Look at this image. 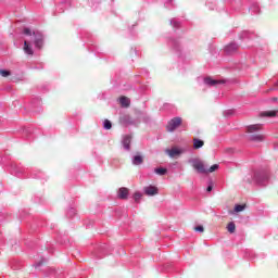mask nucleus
Listing matches in <instances>:
<instances>
[{
    "instance_id": "nucleus-1",
    "label": "nucleus",
    "mask_w": 278,
    "mask_h": 278,
    "mask_svg": "<svg viewBox=\"0 0 278 278\" xmlns=\"http://www.w3.org/2000/svg\"><path fill=\"white\" fill-rule=\"evenodd\" d=\"M11 175H14L15 177H20V179H45L47 180V175H45L40 169H33L29 170V168H25L21 164L12 163L11 164Z\"/></svg>"
},
{
    "instance_id": "nucleus-2",
    "label": "nucleus",
    "mask_w": 278,
    "mask_h": 278,
    "mask_svg": "<svg viewBox=\"0 0 278 278\" xmlns=\"http://www.w3.org/2000/svg\"><path fill=\"white\" fill-rule=\"evenodd\" d=\"M244 179L248 184H254L255 186H268V181H270V169L268 167H261L248 174Z\"/></svg>"
},
{
    "instance_id": "nucleus-3",
    "label": "nucleus",
    "mask_w": 278,
    "mask_h": 278,
    "mask_svg": "<svg viewBox=\"0 0 278 278\" xmlns=\"http://www.w3.org/2000/svg\"><path fill=\"white\" fill-rule=\"evenodd\" d=\"M262 131V124H254L247 127V140L250 142H264V135L258 134Z\"/></svg>"
},
{
    "instance_id": "nucleus-4",
    "label": "nucleus",
    "mask_w": 278,
    "mask_h": 278,
    "mask_svg": "<svg viewBox=\"0 0 278 278\" xmlns=\"http://www.w3.org/2000/svg\"><path fill=\"white\" fill-rule=\"evenodd\" d=\"M113 248L110 247L108 243H103L94 248L92 252L93 260H103L108 255V253H112Z\"/></svg>"
},
{
    "instance_id": "nucleus-5",
    "label": "nucleus",
    "mask_w": 278,
    "mask_h": 278,
    "mask_svg": "<svg viewBox=\"0 0 278 278\" xmlns=\"http://www.w3.org/2000/svg\"><path fill=\"white\" fill-rule=\"evenodd\" d=\"M191 162L193 164V168H195V170H198V173H201L202 175H205L207 173H215V170H218V168H220V165L214 164L207 169L205 168V165L198 160H192Z\"/></svg>"
},
{
    "instance_id": "nucleus-6",
    "label": "nucleus",
    "mask_w": 278,
    "mask_h": 278,
    "mask_svg": "<svg viewBox=\"0 0 278 278\" xmlns=\"http://www.w3.org/2000/svg\"><path fill=\"white\" fill-rule=\"evenodd\" d=\"M26 112H33V114H40V110H42V100L40 98H34L28 108H24Z\"/></svg>"
},
{
    "instance_id": "nucleus-7",
    "label": "nucleus",
    "mask_w": 278,
    "mask_h": 278,
    "mask_svg": "<svg viewBox=\"0 0 278 278\" xmlns=\"http://www.w3.org/2000/svg\"><path fill=\"white\" fill-rule=\"evenodd\" d=\"M31 40L34 42L35 49H40L42 45H45V35L38 30L33 31Z\"/></svg>"
},
{
    "instance_id": "nucleus-8",
    "label": "nucleus",
    "mask_w": 278,
    "mask_h": 278,
    "mask_svg": "<svg viewBox=\"0 0 278 278\" xmlns=\"http://www.w3.org/2000/svg\"><path fill=\"white\" fill-rule=\"evenodd\" d=\"M168 47H170V49L178 55V58H181V42L179 39L169 38Z\"/></svg>"
},
{
    "instance_id": "nucleus-9",
    "label": "nucleus",
    "mask_w": 278,
    "mask_h": 278,
    "mask_svg": "<svg viewBox=\"0 0 278 278\" xmlns=\"http://www.w3.org/2000/svg\"><path fill=\"white\" fill-rule=\"evenodd\" d=\"M203 79V84L205 86H208L210 88L214 87V86H220V84H225L226 80L225 79H214L212 78V76H206Z\"/></svg>"
},
{
    "instance_id": "nucleus-10",
    "label": "nucleus",
    "mask_w": 278,
    "mask_h": 278,
    "mask_svg": "<svg viewBox=\"0 0 278 278\" xmlns=\"http://www.w3.org/2000/svg\"><path fill=\"white\" fill-rule=\"evenodd\" d=\"M181 126V117H173L166 125V130L169 132L175 131L177 127Z\"/></svg>"
},
{
    "instance_id": "nucleus-11",
    "label": "nucleus",
    "mask_w": 278,
    "mask_h": 278,
    "mask_svg": "<svg viewBox=\"0 0 278 278\" xmlns=\"http://www.w3.org/2000/svg\"><path fill=\"white\" fill-rule=\"evenodd\" d=\"M119 123L121 125H125L126 127L129 125H138V119H134L131 116L129 115H123L119 118Z\"/></svg>"
},
{
    "instance_id": "nucleus-12",
    "label": "nucleus",
    "mask_w": 278,
    "mask_h": 278,
    "mask_svg": "<svg viewBox=\"0 0 278 278\" xmlns=\"http://www.w3.org/2000/svg\"><path fill=\"white\" fill-rule=\"evenodd\" d=\"M117 197L122 201H127V199L129 198V189L127 187H121L117 190Z\"/></svg>"
},
{
    "instance_id": "nucleus-13",
    "label": "nucleus",
    "mask_w": 278,
    "mask_h": 278,
    "mask_svg": "<svg viewBox=\"0 0 278 278\" xmlns=\"http://www.w3.org/2000/svg\"><path fill=\"white\" fill-rule=\"evenodd\" d=\"M238 43H236V41H232L225 47L224 51L225 53H227V55H231L232 53H236V51H238Z\"/></svg>"
},
{
    "instance_id": "nucleus-14",
    "label": "nucleus",
    "mask_w": 278,
    "mask_h": 278,
    "mask_svg": "<svg viewBox=\"0 0 278 278\" xmlns=\"http://www.w3.org/2000/svg\"><path fill=\"white\" fill-rule=\"evenodd\" d=\"M122 147L125 151H131V137L130 135H125L122 139Z\"/></svg>"
},
{
    "instance_id": "nucleus-15",
    "label": "nucleus",
    "mask_w": 278,
    "mask_h": 278,
    "mask_svg": "<svg viewBox=\"0 0 278 278\" xmlns=\"http://www.w3.org/2000/svg\"><path fill=\"white\" fill-rule=\"evenodd\" d=\"M252 38H255V34L252 33V31H249V30H242L240 34H239V40H252Z\"/></svg>"
},
{
    "instance_id": "nucleus-16",
    "label": "nucleus",
    "mask_w": 278,
    "mask_h": 278,
    "mask_svg": "<svg viewBox=\"0 0 278 278\" xmlns=\"http://www.w3.org/2000/svg\"><path fill=\"white\" fill-rule=\"evenodd\" d=\"M157 192H159V189L155 186H148L144 188V194H147V197H155Z\"/></svg>"
},
{
    "instance_id": "nucleus-17",
    "label": "nucleus",
    "mask_w": 278,
    "mask_h": 278,
    "mask_svg": "<svg viewBox=\"0 0 278 278\" xmlns=\"http://www.w3.org/2000/svg\"><path fill=\"white\" fill-rule=\"evenodd\" d=\"M167 155H169V157H175L176 155H181V153H184V150L179 149V148H172L166 150Z\"/></svg>"
},
{
    "instance_id": "nucleus-18",
    "label": "nucleus",
    "mask_w": 278,
    "mask_h": 278,
    "mask_svg": "<svg viewBox=\"0 0 278 278\" xmlns=\"http://www.w3.org/2000/svg\"><path fill=\"white\" fill-rule=\"evenodd\" d=\"M64 8H71V0H64L56 7V12H64Z\"/></svg>"
},
{
    "instance_id": "nucleus-19",
    "label": "nucleus",
    "mask_w": 278,
    "mask_h": 278,
    "mask_svg": "<svg viewBox=\"0 0 278 278\" xmlns=\"http://www.w3.org/2000/svg\"><path fill=\"white\" fill-rule=\"evenodd\" d=\"M131 162H132L134 166H140V164H142V162H144V159L142 157V155L137 154V155L132 156Z\"/></svg>"
},
{
    "instance_id": "nucleus-20",
    "label": "nucleus",
    "mask_w": 278,
    "mask_h": 278,
    "mask_svg": "<svg viewBox=\"0 0 278 278\" xmlns=\"http://www.w3.org/2000/svg\"><path fill=\"white\" fill-rule=\"evenodd\" d=\"M249 12H251V14H260V4L257 2H253L249 8Z\"/></svg>"
},
{
    "instance_id": "nucleus-21",
    "label": "nucleus",
    "mask_w": 278,
    "mask_h": 278,
    "mask_svg": "<svg viewBox=\"0 0 278 278\" xmlns=\"http://www.w3.org/2000/svg\"><path fill=\"white\" fill-rule=\"evenodd\" d=\"M23 136L26 138V140H33L34 139V132L31 131V128H24L23 129Z\"/></svg>"
},
{
    "instance_id": "nucleus-22",
    "label": "nucleus",
    "mask_w": 278,
    "mask_h": 278,
    "mask_svg": "<svg viewBox=\"0 0 278 278\" xmlns=\"http://www.w3.org/2000/svg\"><path fill=\"white\" fill-rule=\"evenodd\" d=\"M205 141L199 139V138H193V149H202L204 147Z\"/></svg>"
},
{
    "instance_id": "nucleus-23",
    "label": "nucleus",
    "mask_w": 278,
    "mask_h": 278,
    "mask_svg": "<svg viewBox=\"0 0 278 278\" xmlns=\"http://www.w3.org/2000/svg\"><path fill=\"white\" fill-rule=\"evenodd\" d=\"M24 52L26 55H34V49H31V46L27 41L24 42Z\"/></svg>"
},
{
    "instance_id": "nucleus-24",
    "label": "nucleus",
    "mask_w": 278,
    "mask_h": 278,
    "mask_svg": "<svg viewBox=\"0 0 278 278\" xmlns=\"http://www.w3.org/2000/svg\"><path fill=\"white\" fill-rule=\"evenodd\" d=\"M154 173L161 177H164V175H167L168 169L166 167H156L154 168Z\"/></svg>"
},
{
    "instance_id": "nucleus-25",
    "label": "nucleus",
    "mask_w": 278,
    "mask_h": 278,
    "mask_svg": "<svg viewBox=\"0 0 278 278\" xmlns=\"http://www.w3.org/2000/svg\"><path fill=\"white\" fill-rule=\"evenodd\" d=\"M261 116L267 117V118H274V116H277V111H264L261 113Z\"/></svg>"
},
{
    "instance_id": "nucleus-26",
    "label": "nucleus",
    "mask_w": 278,
    "mask_h": 278,
    "mask_svg": "<svg viewBox=\"0 0 278 278\" xmlns=\"http://www.w3.org/2000/svg\"><path fill=\"white\" fill-rule=\"evenodd\" d=\"M169 24L172 27H174V29H179V27H181V22L175 17L169 21Z\"/></svg>"
},
{
    "instance_id": "nucleus-27",
    "label": "nucleus",
    "mask_w": 278,
    "mask_h": 278,
    "mask_svg": "<svg viewBox=\"0 0 278 278\" xmlns=\"http://www.w3.org/2000/svg\"><path fill=\"white\" fill-rule=\"evenodd\" d=\"M247 210V204H236L233 212L235 214H240V212H244Z\"/></svg>"
},
{
    "instance_id": "nucleus-28",
    "label": "nucleus",
    "mask_w": 278,
    "mask_h": 278,
    "mask_svg": "<svg viewBox=\"0 0 278 278\" xmlns=\"http://www.w3.org/2000/svg\"><path fill=\"white\" fill-rule=\"evenodd\" d=\"M77 215V210H75V207L70 206L67 212H66V217L67 218H73V216Z\"/></svg>"
},
{
    "instance_id": "nucleus-29",
    "label": "nucleus",
    "mask_w": 278,
    "mask_h": 278,
    "mask_svg": "<svg viewBox=\"0 0 278 278\" xmlns=\"http://www.w3.org/2000/svg\"><path fill=\"white\" fill-rule=\"evenodd\" d=\"M119 103L123 105V108H129L130 101L127 97L123 96L119 98Z\"/></svg>"
},
{
    "instance_id": "nucleus-30",
    "label": "nucleus",
    "mask_w": 278,
    "mask_h": 278,
    "mask_svg": "<svg viewBox=\"0 0 278 278\" xmlns=\"http://www.w3.org/2000/svg\"><path fill=\"white\" fill-rule=\"evenodd\" d=\"M102 126L105 131H110V129H112V122L110 119H104Z\"/></svg>"
},
{
    "instance_id": "nucleus-31",
    "label": "nucleus",
    "mask_w": 278,
    "mask_h": 278,
    "mask_svg": "<svg viewBox=\"0 0 278 278\" xmlns=\"http://www.w3.org/2000/svg\"><path fill=\"white\" fill-rule=\"evenodd\" d=\"M80 38H83L84 40H90V38H92V34L86 31V30H83L80 33Z\"/></svg>"
},
{
    "instance_id": "nucleus-32",
    "label": "nucleus",
    "mask_w": 278,
    "mask_h": 278,
    "mask_svg": "<svg viewBox=\"0 0 278 278\" xmlns=\"http://www.w3.org/2000/svg\"><path fill=\"white\" fill-rule=\"evenodd\" d=\"M227 230L229 233H236V223L230 222L227 226Z\"/></svg>"
},
{
    "instance_id": "nucleus-33",
    "label": "nucleus",
    "mask_w": 278,
    "mask_h": 278,
    "mask_svg": "<svg viewBox=\"0 0 278 278\" xmlns=\"http://www.w3.org/2000/svg\"><path fill=\"white\" fill-rule=\"evenodd\" d=\"M164 5L167 8V10H172V8H175V4L173 3V0H164Z\"/></svg>"
},
{
    "instance_id": "nucleus-34",
    "label": "nucleus",
    "mask_w": 278,
    "mask_h": 278,
    "mask_svg": "<svg viewBox=\"0 0 278 278\" xmlns=\"http://www.w3.org/2000/svg\"><path fill=\"white\" fill-rule=\"evenodd\" d=\"M206 8H208V10H211V11L218 10V8H216V3L212 2V1L206 2Z\"/></svg>"
},
{
    "instance_id": "nucleus-35",
    "label": "nucleus",
    "mask_w": 278,
    "mask_h": 278,
    "mask_svg": "<svg viewBox=\"0 0 278 278\" xmlns=\"http://www.w3.org/2000/svg\"><path fill=\"white\" fill-rule=\"evenodd\" d=\"M212 190H214V181L212 179H208L206 192H212Z\"/></svg>"
},
{
    "instance_id": "nucleus-36",
    "label": "nucleus",
    "mask_w": 278,
    "mask_h": 278,
    "mask_svg": "<svg viewBox=\"0 0 278 278\" xmlns=\"http://www.w3.org/2000/svg\"><path fill=\"white\" fill-rule=\"evenodd\" d=\"M89 51H91L92 53H94V55H97V53H101V49H99L97 46L91 45V47L89 48Z\"/></svg>"
},
{
    "instance_id": "nucleus-37",
    "label": "nucleus",
    "mask_w": 278,
    "mask_h": 278,
    "mask_svg": "<svg viewBox=\"0 0 278 278\" xmlns=\"http://www.w3.org/2000/svg\"><path fill=\"white\" fill-rule=\"evenodd\" d=\"M1 77H10L12 75V72L10 70H0Z\"/></svg>"
},
{
    "instance_id": "nucleus-38",
    "label": "nucleus",
    "mask_w": 278,
    "mask_h": 278,
    "mask_svg": "<svg viewBox=\"0 0 278 278\" xmlns=\"http://www.w3.org/2000/svg\"><path fill=\"white\" fill-rule=\"evenodd\" d=\"M132 199L136 201V203H138L142 199V194L139 191H136Z\"/></svg>"
},
{
    "instance_id": "nucleus-39",
    "label": "nucleus",
    "mask_w": 278,
    "mask_h": 278,
    "mask_svg": "<svg viewBox=\"0 0 278 278\" xmlns=\"http://www.w3.org/2000/svg\"><path fill=\"white\" fill-rule=\"evenodd\" d=\"M224 116L229 118V116H233V110H226L224 111Z\"/></svg>"
},
{
    "instance_id": "nucleus-40",
    "label": "nucleus",
    "mask_w": 278,
    "mask_h": 278,
    "mask_svg": "<svg viewBox=\"0 0 278 278\" xmlns=\"http://www.w3.org/2000/svg\"><path fill=\"white\" fill-rule=\"evenodd\" d=\"M194 231H197L198 233H203V231H205V228H203V226L198 225L194 227Z\"/></svg>"
},
{
    "instance_id": "nucleus-41",
    "label": "nucleus",
    "mask_w": 278,
    "mask_h": 278,
    "mask_svg": "<svg viewBox=\"0 0 278 278\" xmlns=\"http://www.w3.org/2000/svg\"><path fill=\"white\" fill-rule=\"evenodd\" d=\"M142 75H149V71H147L146 68L141 70V72L139 74L136 75V77H140Z\"/></svg>"
},
{
    "instance_id": "nucleus-42",
    "label": "nucleus",
    "mask_w": 278,
    "mask_h": 278,
    "mask_svg": "<svg viewBox=\"0 0 278 278\" xmlns=\"http://www.w3.org/2000/svg\"><path fill=\"white\" fill-rule=\"evenodd\" d=\"M134 29H136V25H132L131 28H129V33L132 36V38H136V31H134Z\"/></svg>"
},
{
    "instance_id": "nucleus-43",
    "label": "nucleus",
    "mask_w": 278,
    "mask_h": 278,
    "mask_svg": "<svg viewBox=\"0 0 278 278\" xmlns=\"http://www.w3.org/2000/svg\"><path fill=\"white\" fill-rule=\"evenodd\" d=\"M42 92H49V84H45L41 86Z\"/></svg>"
},
{
    "instance_id": "nucleus-44",
    "label": "nucleus",
    "mask_w": 278,
    "mask_h": 278,
    "mask_svg": "<svg viewBox=\"0 0 278 278\" xmlns=\"http://www.w3.org/2000/svg\"><path fill=\"white\" fill-rule=\"evenodd\" d=\"M130 54L134 56H138V50L136 48L130 49Z\"/></svg>"
},
{
    "instance_id": "nucleus-45",
    "label": "nucleus",
    "mask_w": 278,
    "mask_h": 278,
    "mask_svg": "<svg viewBox=\"0 0 278 278\" xmlns=\"http://www.w3.org/2000/svg\"><path fill=\"white\" fill-rule=\"evenodd\" d=\"M23 34H25V36H31V29H29V28H24Z\"/></svg>"
},
{
    "instance_id": "nucleus-46",
    "label": "nucleus",
    "mask_w": 278,
    "mask_h": 278,
    "mask_svg": "<svg viewBox=\"0 0 278 278\" xmlns=\"http://www.w3.org/2000/svg\"><path fill=\"white\" fill-rule=\"evenodd\" d=\"M43 263H45V260H41L38 263H36L34 266L35 268H40V266H42Z\"/></svg>"
},
{
    "instance_id": "nucleus-47",
    "label": "nucleus",
    "mask_w": 278,
    "mask_h": 278,
    "mask_svg": "<svg viewBox=\"0 0 278 278\" xmlns=\"http://www.w3.org/2000/svg\"><path fill=\"white\" fill-rule=\"evenodd\" d=\"M278 81L275 84V87H271L267 90V92H273V90H277Z\"/></svg>"
},
{
    "instance_id": "nucleus-48",
    "label": "nucleus",
    "mask_w": 278,
    "mask_h": 278,
    "mask_svg": "<svg viewBox=\"0 0 278 278\" xmlns=\"http://www.w3.org/2000/svg\"><path fill=\"white\" fill-rule=\"evenodd\" d=\"M143 123H151V117L144 116L143 117Z\"/></svg>"
},
{
    "instance_id": "nucleus-49",
    "label": "nucleus",
    "mask_w": 278,
    "mask_h": 278,
    "mask_svg": "<svg viewBox=\"0 0 278 278\" xmlns=\"http://www.w3.org/2000/svg\"><path fill=\"white\" fill-rule=\"evenodd\" d=\"M245 255H253L252 252H245Z\"/></svg>"
},
{
    "instance_id": "nucleus-50",
    "label": "nucleus",
    "mask_w": 278,
    "mask_h": 278,
    "mask_svg": "<svg viewBox=\"0 0 278 278\" xmlns=\"http://www.w3.org/2000/svg\"><path fill=\"white\" fill-rule=\"evenodd\" d=\"M50 227H51V229H55V225H53V224Z\"/></svg>"
},
{
    "instance_id": "nucleus-51",
    "label": "nucleus",
    "mask_w": 278,
    "mask_h": 278,
    "mask_svg": "<svg viewBox=\"0 0 278 278\" xmlns=\"http://www.w3.org/2000/svg\"><path fill=\"white\" fill-rule=\"evenodd\" d=\"M200 79H203V78H201V77H198V81H199Z\"/></svg>"
},
{
    "instance_id": "nucleus-52",
    "label": "nucleus",
    "mask_w": 278,
    "mask_h": 278,
    "mask_svg": "<svg viewBox=\"0 0 278 278\" xmlns=\"http://www.w3.org/2000/svg\"><path fill=\"white\" fill-rule=\"evenodd\" d=\"M111 1H114V0H111Z\"/></svg>"
}]
</instances>
